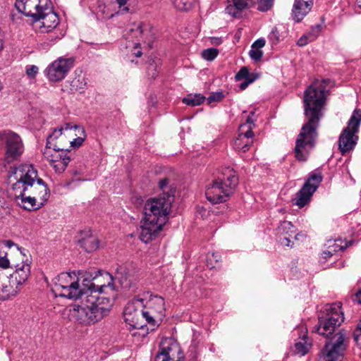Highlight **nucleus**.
I'll return each mask as SVG.
<instances>
[{"instance_id":"obj_47","label":"nucleus","mask_w":361,"mask_h":361,"mask_svg":"<svg viewBox=\"0 0 361 361\" xmlns=\"http://www.w3.org/2000/svg\"><path fill=\"white\" fill-rule=\"evenodd\" d=\"M39 68L35 65H31L26 67V74L30 78H35L38 73Z\"/></svg>"},{"instance_id":"obj_61","label":"nucleus","mask_w":361,"mask_h":361,"mask_svg":"<svg viewBox=\"0 0 361 361\" xmlns=\"http://www.w3.org/2000/svg\"><path fill=\"white\" fill-rule=\"evenodd\" d=\"M357 2L359 7L361 8V0H357Z\"/></svg>"},{"instance_id":"obj_52","label":"nucleus","mask_w":361,"mask_h":361,"mask_svg":"<svg viewBox=\"0 0 361 361\" xmlns=\"http://www.w3.org/2000/svg\"><path fill=\"white\" fill-rule=\"evenodd\" d=\"M255 77H252V78H247V80H245L243 82H241L239 85V88L241 90H245L250 84H251L255 80Z\"/></svg>"},{"instance_id":"obj_18","label":"nucleus","mask_w":361,"mask_h":361,"mask_svg":"<svg viewBox=\"0 0 361 361\" xmlns=\"http://www.w3.org/2000/svg\"><path fill=\"white\" fill-rule=\"evenodd\" d=\"M50 3V0H16L15 6L20 13L33 19Z\"/></svg>"},{"instance_id":"obj_39","label":"nucleus","mask_w":361,"mask_h":361,"mask_svg":"<svg viewBox=\"0 0 361 361\" xmlns=\"http://www.w3.org/2000/svg\"><path fill=\"white\" fill-rule=\"evenodd\" d=\"M353 336L356 345L361 349V319L358 322Z\"/></svg>"},{"instance_id":"obj_5","label":"nucleus","mask_w":361,"mask_h":361,"mask_svg":"<svg viewBox=\"0 0 361 361\" xmlns=\"http://www.w3.org/2000/svg\"><path fill=\"white\" fill-rule=\"evenodd\" d=\"M238 184V178L235 171L231 167L222 168L212 184L207 187L205 195L212 204L226 202L233 194Z\"/></svg>"},{"instance_id":"obj_44","label":"nucleus","mask_w":361,"mask_h":361,"mask_svg":"<svg viewBox=\"0 0 361 361\" xmlns=\"http://www.w3.org/2000/svg\"><path fill=\"white\" fill-rule=\"evenodd\" d=\"M322 26L319 24H317L313 27H311L310 31L307 33L309 36L310 37V40L314 41L316 39L320 32L322 31Z\"/></svg>"},{"instance_id":"obj_1","label":"nucleus","mask_w":361,"mask_h":361,"mask_svg":"<svg viewBox=\"0 0 361 361\" xmlns=\"http://www.w3.org/2000/svg\"><path fill=\"white\" fill-rule=\"evenodd\" d=\"M329 79L315 80L305 91L303 97L304 114L306 122L298 135L294 149L295 157L305 161L314 148L318 136L317 128L323 117L322 110L326 103Z\"/></svg>"},{"instance_id":"obj_33","label":"nucleus","mask_w":361,"mask_h":361,"mask_svg":"<svg viewBox=\"0 0 361 361\" xmlns=\"http://www.w3.org/2000/svg\"><path fill=\"white\" fill-rule=\"evenodd\" d=\"M18 291V288L13 287L11 285L7 284L6 282H4L1 289V292L3 293L1 295V300L11 299L12 298L16 296Z\"/></svg>"},{"instance_id":"obj_19","label":"nucleus","mask_w":361,"mask_h":361,"mask_svg":"<svg viewBox=\"0 0 361 361\" xmlns=\"http://www.w3.org/2000/svg\"><path fill=\"white\" fill-rule=\"evenodd\" d=\"M72 124L66 123L58 128L54 130L47 138L46 147H56L58 149H63V142L64 137L71 136Z\"/></svg>"},{"instance_id":"obj_28","label":"nucleus","mask_w":361,"mask_h":361,"mask_svg":"<svg viewBox=\"0 0 361 361\" xmlns=\"http://www.w3.org/2000/svg\"><path fill=\"white\" fill-rule=\"evenodd\" d=\"M296 229L290 221H284L280 223L276 228V234L278 236L295 235Z\"/></svg>"},{"instance_id":"obj_29","label":"nucleus","mask_w":361,"mask_h":361,"mask_svg":"<svg viewBox=\"0 0 361 361\" xmlns=\"http://www.w3.org/2000/svg\"><path fill=\"white\" fill-rule=\"evenodd\" d=\"M159 188L162 190V193L159 195L161 197H168L169 195H172L174 199L176 192V188L173 185H169V180L168 178H164L159 181Z\"/></svg>"},{"instance_id":"obj_23","label":"nucleus","mask_w":361,"mask_h":361,"mask_svg":"<svg viewBox=\"0 0 361 361\" xmlns=\"http://www.w3.org/2000/svg\"><path fill=\"white\" fill-rule=\"evenodd\" d=\"M149 28V25L147 24L134 23L126 28L125 35L127 36L128 39L136 38L140 40L147 35Z\"/></svg>"},{"instance_id":"obj_54","label":"nucleus","mask_w":361,"mask_h":361,"mask_svg":"<svg viewBox=\"0 0 361 361\" xmlns=\"http://www.w3.org/2000/svg\"><path fill=\"white\" fill-rule=\"evenodd\" d=\"M8 253L6 252L4 257H1V269H7L9 267L10 262L7 258Z\"/></svg>"},{"instance_id":"obj_56","label":"nucleus","mask_w":361,"mask_h":361,"mask_svg":"<svg viewBox=\"0 0 361 361\" xmlns=\"http://www.w3.org/2000/svg\"><path fill=\"white\" fill-rule=\"evenodd\" d=\"M253 123H254V120L251 118L250 116H249L246 120V123L244 124V125H245V126L243 128H245L246 127H247V129H249L250 127L252 128L251 125L253 124Z\"/></svg>"},{"instance_id":"obj_59","label":"nucleus","mask_w":361,"mask_h":361,"mask_svg":"<svg viewBox=\"0 0 361 361\" xmlns=\"http://www.w3.org/2000/svg\"><path fill=\"white\" fill-rule=\"evenodd\" d=\"M106 305H107L106 300L104 299V300H100V305L99 306H106Z\"/></svg>"},{"instance_id":"obj_11","label":"nucleus","mask_w":361,"mask_h":361,"mask_svg":"<svg viewBox=\"0 0 361 361\" xmlns=\"http://www.w3.org/2000/svg\"><path fill=\"white\" fill-rule=\"evenodd\" d=\"M361 123V110L355 109L338 140L339 149L342 154L352 150L356 145L357 136L355 134Z\"/></svg>"},{"instance_id":"obj_12","label":"nucleus","mask_w":361,"mask_h":361,"mask_svg":"<svg viewBox=\"0 0 361 361\" xmlns=\"http://www.w3.org/2000/svg\"><path fill=\"white\" fill-rule=\"evenodd\" d=\"M140 298H147L142 307V317L152 326H158L157 319H160L165 311L164 298L159 295H152L149 292L144 293Z\"/></svg>"},{"instance_id":"obj_21","label":"nucleus","mask_w":361,"mask_h":361,"mask_svg":"<svg viewBox=\"0 0 361 361\" xmlns=\"http://www.w3.org/2000/svg\"><path fill=\"white\" fill-rule=\"evenodd\" d=\"M245 125H241L240 126V133L238 136L233 142V147L238 152H245L249 149L250 145L253 143V135L254 133L252 128L250 127L246 131H243V128Z\"/></svg>"},{"instance_id":"obj_24","label":"nucleus","mask_w":361,"mask_h":361,"mask_svg":"<svg viewBox=\"0 0 361 361\" xmlns=\"http://www.w3.org/2000/svg\"><path fill=\"white\" fill-rule=\"evenodd\" d=\"M17 199H20V202H18L19 205L24 209L28 211L37 210L40 209L43 205H41V202L37 199L35 198L30 194L25 196L23 195L20 196H15Z\"/></svg>"},{"instance_id":"obj_62","label":"nucleus","mask_w":361,"mask_h":361,"mask_svg":"<svg viewBox=\"0 0 361 361\" xmlns=\"http://www.w3.org/2000/svg\"><path fill=\"white\" fill-rule=\"evenodd\" d=\"M294 238H295V240H298V235H294Z\"/></svg>"},{"instance_id":"obj_60","label":"nucleus","mask_w":361,"mask_h":361,"mask_svg":"<svg viewBox=\"0 0 361 361\" xmlns=\"http://www.w3.org/2000/svg\"><path fill=\"white\" fill-rule=\"evenodd\" d=\"M135 55L137 56V57H140L142 55V52L140 51H137V52L135 53Z\"/></svg>"},{"instance_id":"obj_30","label":"nucleus","mask_w":361,"mask_h":361,"mask_svg":"<svg viewBox=\"0 0 361 361\" xmlns=\"http://www.w3.org/2000/svg\"><path fill=\"white\" fill-rule=\"evenodd\" d=\"M13 274L18 278L19 283L23 284L27 281L30 276V266L27 263L23 264L20 267L16 268Z\"/></svg>"},{"instance_id":"obj_51","label":"nucleus","mask_w":361,"mask_h":361,"mask_svg":"<svg viewBox=\"0 0 361 361\" xmlns=\"http://www.w3.org/2000/svg\"><path fill=\"white\" fill-rule=\"evenodd\" d=\"M312 42V40H310V37L309 36V35L307 33V34H305L303 35L297 42V44L299 46V47H304L305 45H307L309 42Z\"/></svg>"},{"instance_id":"obj_17","label":"nucleus","mask_w":361,"mask_h":361,"mask_svg":"<svg viewBox=\"0 0 361 361\" xmlns=\"http://www.w3.org/2000/svg\"><path fill=\"white\" fill-rule=\"evenodd\" d=\"M147 298H140V295L134 298L128 302L123 310L125 321L135 329H140L142 324L139 322V317H142V307Z\"/></svg>"},{"instance_id":"obj_37","label":"nucleus","mask_w":361,"mask_h":361,"mask_svg":"<svg viewBox=\"0 0 361 361\" xmlns=\"http://www.w3.org/2000/svg\"><path fill=\"white\" fill-rule=\"evenodd\" d=\"M219 51L214 48L204 49L202 52V56L207 61H213L218 55Z\"/></svg>"},{"instance_id":"obj_20","label":"nucleus","mask_w":361,"mask_h":361,"mask_svg":"<svg viewBox=\"0 0 361 361\" xmlns=\"http://www.w3.org/2000/svg\"><path fill=\"white\" fill-rule=\"evenodd\" d=\"M116 277L119 281L121 286L125 289L135 288L137 282L135 270L133 266L130 265L118 266L116 269Z\"/></svg>"},{"instance_id":"obj_35","label":"nucleus","mask_w":361,"mask_h":361,"mask_svg":"<svg viewBox=\"0 0 361 361\" xmlns=\"http://www.w3.org/2000/svg\"><path fill=\"white\" fill-rule=\"evenodd\" d=\"M196 0H172L174 6L180 11L190 10Z\"/></svg>"},{"instance_id":"obj_4","label":"nucleus","mask_w":361,"mask_h":361,"mask_svg":"<svg viewBox=\"0 0 361 361\" xmlns=\"http://www.w3.org/2000/svg\"><path fill=\"white\" fill-rule=\"evenodd\" d=\"M16 178V182L11 186L15 196L27 192L40 201L41 205H44L50 192L44 180L37 178V171L32 165H22Z\"/></svg>"},{"instance_id":"obj_55","label":"nucleus","mask_w":361,"mask_h":361,"mask_svg":"<svg viewBox=\"0 0 361 361\" xmlns=\"http://www.w3.org/2000/svg\"><path fill=\"white\" fill-rule=\"evenodd\" d=\"M210 42L212 44L219 45L222 43V39L219 37H212Z\"/></svg>"},{"instance_id":"obj_10","label":"nucleus","mask_w":361,"mask_h":361,"mask_svg":"<svg viewBox=\"0 0 361 361\" xmlns=\"http://www.w3.org/2000/svg\"><path fill=\"white\" fill-rule=\"evenodd\" d=\"M348 345V338L346 331H339L326 342L319 361H342Z\"/></svg>"},{"instance_id":"obj_14","label":"nucleus","mask_w":361,"mask_h":361,"mask_svg":"<svg viewBox=\"0 0 361 361\" xmlns=\"http://www.w3.org/2000/svg\"><path fill=\"white\" fill-rule=\"evenodd\" d=\"M35 30L39 33L51 32L59 25V19L53 11L51 4L41 10L38 16L32 19Z\"/></svg>"},{"instance_id":"obj_15","label":"nucleus","mask_w":361,"mask_h":361,"mask_svg":"<svg viewBox=\"0 0 361 361\" xmlns=\"http://www.w3.org/2000/svg\"><path fill=\"white\" fill-rule=\"evenodd\" d=\"M75 59L73 57H59L49 64L44 70V75L51 82H59L63 80L73 67Z\"/></svg>"},{"instance_id":"obj_27","label":"nucleus","mask_w":361,"mask_h":361,"mask_svg":"<svg viewBox=\"0 0 361 361\" xmlns=\"http://www.w3.org/2000/svg\"><path fill=\"white\" fill-rule=\"evenodd\" d=\"M72 135L71 137L77 136L76 138L73 139V140L68 141V142L71 144V147H78L82 145L83 143L86 134L85 129L78 125H72Z\"/></svg>"},{"instance_id":"obj_41","label":"nucleus","mask_w":361,"mask_h":361,"mask_svg":"<svg viewBox=\"0 0 361 361\" xmlns=\"http://www.w3.org/2000/svg\"><path fill=\"white\" fill-rule=\"evenodd\" d=\"M274 0H260L258 3L257 10L265 12L273 6Z\"/></svg>"},{"instance_id":"obj_42","label":"nucleus","mask_w":361,"mask_h":361,"mask_svg":"<svg viewBox=\"0 0 361 361\" xmlns=\"http://www.w3.org/2000/svg\"><path fill=\"white\" fill-rule=\"evenodd\" d=\"M128 1V0H114V3L118 6V13H126L129 11Z\"/></svg>"},{"instance_id":"obj_63","label":"nucleus","mask_w":361,"mask_h":361,"mask_svg":"<svg viewBox=\"0 0 361 361\" xmlns=\"http://www.w3.org/2000/svg\"><path fill=\"white\" fill-rule=\"evenodd\" d=\"M135 47H137V45H139V42H135Z\"/></svg>"},{"instance_id":"obj_49","label":"nucleus","mask_w":361,"mask_h":361,"mask_svg":"<svg viewBox=\"0 0 361 361\" xmlns=\"http://www.w3.org/2000/svg\"><path fill=\"white\" fill-rule=\"evenodd\" d=\"M1 243H4L5 245V246L9 249L12 248V247H14L16 250V252H19L20 254H23L25 255V253H23V251L25 250V249H21L18 247V245H16V243H14L13 241L8 240H4V241H1Z\"/></svg>"},{"instance_id":"obj_43","label":"nucleus","mask_w":361,"mask_h":361,"mask_svg":"<svg viewBox=\"0 0 361 361\" xmlns=\"http://www.w3.org/2000/svg\"><path fill=\"white\" fill-rule=\"evenodd\" d=\"M268 38L272 44H277L281 40V35L277 27H274L269 33Z\"/></svg>"},{"instance_id":"obj_57","label":"nucleus","mask_w":361,"mask_h":361,"mask_svg":"<svg viewBox=\"0 0 361 361\" xmlns=\"http://www.w3.org/2000/svg\"><path fill=\"white\" fill-rule=\"evenodd\" d=\"M354 300L361 304V289L355 293Z\"/></svg>"},{"instance_id":"obj_32","label":"nucleus","mask_w":361,"mask_h":361,"mask_svg":"<svg viewBox=\"0 0 361 361\" xmlns=\"http://www.w3.org/2000/svg\"><path fill=\"white\" fill-rule=\"evenodd\" d=\"M205 100V97L201 94H188L183 99V102L191 106H195L201 104Z\"/></svg>"},{"instance_id":"obj_53","label":"nucleus","mask_w":361,"mask_h":361,"mask_svg":"<svg viewBox=\"0 0 361 361\" xmlns=\"http://www.w3.org/2000/svg\"><path fill=\"white\" fill-rule=\"evenodd\" d=\"M265 39L263 38H260L257 39L252 44V48L259 49L262 48L265 45Z\"/></svg>"},{"instance_id":"obj_22","label":"nucleus","mask_w":361,"mask_h":361,"mask_svg":"<svg viewBox=\"0 0 361 361\" xmlns=\"http://www.w3.org/2000/svg\"><path fill=\"white\" fill-rule=\"evenodd\" d=\"M313 4L314 0H295L291 11L293 19L297 23L301 22L310 12Z\"/></svg>"},{"instance_id":"obj_25","label":"nucleus","mask_w":361,"mask_h":361,"mask_svg":"<svg viewBox=\"0 0 361 361\" xmlns=\"http://www.w3.org/2000/svg\"><path fill=\"white\" fill-rule=\"evenodd\" d=\"M68 149H58L56 147H45L43 152L44 157L51 164L61 160L65 157H68Z\"/></svg>"},{"instance_id":"obj_50","label":"nucleus","mask_w":361,"mask_h":361,"mask_svg":"<svg viewBox=\"0 0 361 361\" xmlns=\"http://www.w3.org/2000/svg\"><path fill=\"white\" fill-rule=\"evenodd\" d=\"M279 238V241L281 245L287 247H292L291 243H292V236L289 235H283V236H278Z\"/></svg>"},{"instance_id":"obj_13","label":"nucleus","mask_w":361,"mask_h":361,"mask_svg":"<svg viewBox=\"0 0 361 361\" xmlns=\"http://www.w3.org/2000/svg\"><path fill=\"white\" fill-rule=\"evenodd\" d=\"M322 180L323 176L320 172L312 173L302 188L296 193L295 197L293 199L294 204L300 208L307 204Z\"/></svg>"},{"instance_id":"obj_2","label":"nucleus","mask_w":361,"mask_h":361,"mask_svg":"<svg viewBox=\"0 0 361 361\" xmlns=\"http://www.w3.org/2000/svg\"><path fill=\"white\" fill-rule=\"evenodd\" d=\"M173 202V196L169 195L151 198L145 203L140 233L142 242L147 243L157 237L167 220Z\"/></svg>"},{"instance_id":"obj_31","label":"nucleus","mask_w":361,"mask_h":361,"mask_svg":"<svg viewBox=\"0 0 361 361\" xmlns=\"http://www.w3.org/2000/svg\"><path fill=\"white\" fill-rule=\"evenodd\" d=\"M50 35L48 36H44L42 39V42L39 44V47L43 50L49 49L51 46H53L59 39V37L57 33L49 32Z\"/></svg>"},{"instance_id":"obj_45","label":"nucleus","mask_w":361,"mask_h":361,"mask_svg":"<svg viewBox=\"0 0 361 361\" xmlns=\"http://www.w3.org/2000/svg\"><path fill=\"white\" fill-rule=\"evenodd\" d=\"M262 55H263V52L259 49H255V48L251 47V49L249 51L250 57L252 60L256 61H259L261 59V58L262 57Z\"/></svg>"},{"instance_id":"obj_36","label":"nucleus","mask_w":361,"mask_h":361,"mask_svg":"<svg viewBox=\"0 0 361 361\" xmlns=\"http://www.w3.org/2000/svg\"><path fill=\"white\" fill-rule=\"evenodd\" d=\"M221 256L218 253H209L207 256V266L209 269L216 268V264L219 263Z\"/></svg>"},{"instance_id":"obj_3","label":"nucleus","mask_w":361,"mask_h":361,"mask_svg":"<svg viewBox=\"0 0 361 361\" xmlns=\"http://www.w3.org/2000/svg\"><path fill=\"white\" fill-rule=\"evenodd\" d=\"M80 298V304L74 305L70 310L71 320L86 325L94 324L100 321L110 310L114 295L112 298L87 295Z\"/></svg>"},{"instance_id":"obj_34","label":"nucleus","mask_w":361,"mask_h":361,"mask_svg":"<svg viewBox=\"0 0 361 361\" xmlns=\"http://www.w3.org/2000/svg\"><path fill=\"white\" fill-rule=\"evenodd\" d=\"M71 159L69 157H65L62 158L61 160L54 161L51 163V166L54 169L55 171L57 173H62L66 169L68 163L70 162Z\"/></svg>"},{"instance_id":"obj_9","label":"nucleus","mask_w":361,"mask_h":361,"mask_svg":"<svg viewBox=\"0 0 361 361\" xmlns=\"http://www.w3.org/2000/svg\"><path fill=\"white\" fill-rule=\"evenodd\" d=\"M106 276H107L111 281L108 283L107 285H99L94 283V281H97L99 279V276H101V270L91 269L89 270H79L76 272V277H78V281L80 280L82 282L85 294L83 296H86L88 294V292H90V295H93V293H108L109 290L112 293L114 292V287L112 283L113 278L111 274L109 273L105 274Z\"/></svg>"},{"instance_id":"obj_48","label":"nucleus","mask_w":361,"mask_h":361,"mask_svg":"<svg viewBox=\"0 0 361 361\" xmlns=\"http://www.w3.org/2000/svg\"><path fill=\"white\" fill-rule=\"evenodd\" d=\"M6 283L18 289L20 286L22 285L21 283H19L18 278L13 275V274H10L9 276H7Z\"/></svg>"},{"instance_id":"obj_46","label":"nucleus","mask_w":361,"mask_h":361,"mask_svg":"<svg viewBox=\"0 0 361 361\" xmlns=\"http://www.w3.org/2000/svg\"><path fill=\"white\" fill-rule=\"evenodd\" d=\"M224 97V94L222 92H216L212 93L207 98L208 104H211L214 102H220Z\"/></svg>"},{"instance_id":"obj_38","label":"nucleus","mask_w":361,"mask_h":361,"mask_svg":"<svg viewBox=\"0 0 361 361\" xmlns=\"http://www.w3.org/2000/svg\"><path fill=\"white\" fill-rule=\"evenodd\" d=\"M252 77L255 76L253 74H250L249 73L248 68L247 67H243L235 74V79L236 81H240L241 80H247V78H252Z\"/></svg>"},{"instance_id":"obj_6","label":"nucleus","mask_w":361,"mask_h":361,"mask_svg":"<svg viewBox=\"0 0 361 361\" xmlns=\"http://www.w3.org/2000/svg\"><path fill=\"white\" fill-rule=\"evenodd\" d=\"M1 141L4 143L3 164L5 168L8 165V178L17 174L16 162L24 153L25 146L21 137L16 133L6 130L1 131Z\"/></svg>"},{"instance_id":"obj_58","label":"nucleus","mask_w":361,"mask_h":361,"mask_svg":"<svg viewBox=\"0 0 361 361\" xmlns=\"http://www.w3.org/2000/svg\"><path fill=\"white\" fill-rule=\"evenodd\" d=\"M332 255H333L332 252L329 250L324 251L322 252V256L324 258H329V257H331Z\"/></svg>"},{"instance_id":"obj_7","label":"nucleus","mask_w":361,"mask_h":361,"mask_svg":"<svg viewBox=\"0 0 361 361\" xmlns=\"http://www.w3.org/2000/svg\"><path fill=\"white\" fill-rule=\"evenodd\" d=\"M344 321L343 312L341 310V302L326 305L318 316V324L312 331L326 338H329L336 329Z\"/></svg>"},{"instance_id":"obj_40","label":"nucleus","mask_w":361,"mask_h":361,"mask_svg":"<svg viewBox=\"0 0 361 361\" xmlns=\"http://www.w3.org/2000/svg\"><path fill=\"white\" fill-rule=\"evenodd\" d=\"M308 351L306 342H298L295 344L294 352L301 356L305 355Z\"/></svg>"},{"instance_id":"obj_26","label":"nucleus","mask_w":361,"mask_h":361,"mask_svg":"<svg viewBox=\"0 0 361 361\" xmlns=\"http://www.w3.org/2000/svg\"><path fill=\"white\" fill-rule=\"evenodd\" d=\"M85 236L79 240L78 243L86 252H92L99 247L98 239L92 234H85Z\"/></svg>"},{"instance_id":"obj_8","label":"nucleus","mask_w":361,"mask_h":361,"mask_svg":"<svg viewBox=\"0 0 361 361\" xmlns=\"http://www.w3.org/2000/svg\"><path fill=\"white\" fill-rule=\"evenodd\" d=\"M52 291L56 296L77 300L84 295V289L78 283L76 272H63L54 279Z\"/></svg>"},{"instance_id":"obj_16","label":"nucleus","mask_w":361,"mask_h":361,"mask_svg":"<svg viewBox=\"0 0 361 361\" xmlns=\"http://www.w3.org/2000/svg\"><path fill=\"white\" fill-rule=\"evenodd\" d=\"M184 360L183 353L179 344L172 338H163L159 344V351L155 361Z\"/></svg>"}]
</instances>
